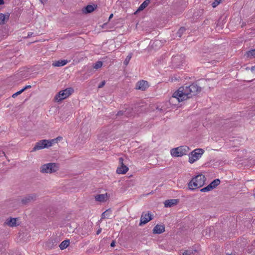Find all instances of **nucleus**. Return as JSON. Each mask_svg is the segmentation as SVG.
<instances>
[{
    "instance_id": "nucleus-8",
    "label": "nucleus",
    "mask_w": 255,
    "mask_h": 255,
    "mask_svg": "<svg viewBox=\"0 0 255 255\" xmlns=\"http://www.w3.org/2000/svg\"><path fill=\"white\" fill-rule=\"evenodd\" d=\"M37 198V195L35 193L27 194L21 198L20 202L23 205H26L36 201Z\"/></svg>"
},
{
    "instance_id": "nucleus-10",
    "label": "nucleus",
    "mask_w": 255,
    "mask_h": 255,
    "mask_svg": "<svg viewBox=\"0 0 255 255\" xmlns=\"http://www.w3.org/2000/svg\"><path fill=\"white\" fill-rule=\"evenodd\" d=\"M121 166L117 168V173L120 174H126L128 170V168L124 164V159L120 157L119 159Z\"/></svg>"
},
{
    "instance_id": "nucleus-11",
    "label": "nucleus",
    "mask_w": 255,
    "mask_h": 255,
    "mask_svg": "<svg viewBox=\"0 0 255 255\" xmlns=\"http://www.w3.org/2000/svg\"><path fill=\"white\" fill-rule=\"evenodd\" d=\"M184 59V56L182 55H176L172 58V62L175 66L178 67L182 64Z\"/></svg>"
},
{
    "instance_id": "nucleus-46",
    "label": "nucleus",
    "mask_w": 255,
    "mask_h": 255,
    "mask_svg": "<svg viewBox=\"0 0 255 255\" xmlns=\"http://www.w3.org/2000/svg\"><path fill=\"white\" fill-rule=\"evenodd\" d=\"M32 33H31L30 34H28V36H31V35H32Z\"/></svg>"
},
{
    "instance_id": "nucleus-30",
    "label": "nucleus",
    "mask_w": 255,
    "mask_h": 255,
    "mask_svg": "<svg viewBox=\"0 0 255 255\" xmlns=\"http://www.w3.org/2000/svg\"><path fill=\"white\" fill-rule=\"evenodd\" d=\"M131 58V54H129L126 58V59L125 60L124 62V64L127 66L128 65V64L129 63V61H130V59Z\"/></svg>"
},
{
    "instance_id": "nucleus-39",
    "label": "nucleus",
    "mask_w": 255,
    "mask_h": 255,
    "mask_svg": "<svg viewBox=\"0 0 255 255\" xmlns=\"http://www.w3.org/2000/svg\"><path fill=\"white\" fill-rule=\"evenodd\" d=\"M115 243H115V241H113L111 243V246L112 247H114L115 246Z\"/></svg>"
},
{
    "instance_id": "nucleus-41",
    "label": "nucleus",
    "mask_w": 255,
    "mask_h": 255,
    "mask_svg": "<svg viewBox=\"0 0 255 255\" xmlns=\"http://www.w3.org/2000/svg\"><path fill=\"white\" fill-rule=\"evenodd\" d=\"M159 43H160V41L158 40H156L153 43V44H155L156 45H157V44H159Z\"/></svg>"
},
{
    "instance_id": "nucleus-31",
    "label": "nucleus",
    "mask_w": 255,
    "mask_h": 255,
    "mask_svg": "<svg viewBox=\"0 0 255 255\" xmlns=\"http://www.w3.org/2000/svg\"><path fill=\"white\" fill-rule=\"evenodd\" d=\"M103 65V63L101 61H98L94 66L95 69H98L101 68Z\"/></svg>"
},
{
    "instance_id": "nucleus-34",
    "label": "nucleus",
    "mask_w": 255,
    "mask_h": 255,
    "mask_svg": "<svg viewBox=\"0 0 255 255\" xmlns=\"http://www.w3.org/2000/svg\"><path fill=\"white\" fill-rule=\"evenodd\" d=\"M22 92H23V90H21L16 92L15 93L13 94L12 95V97L13 98H15L16 96H17L18 95H20Z\"/></svg>"
},
{
    "instance_id": "nucleus-13",
    "label": "nucleus",
    "mask_w": 255,
    "mask_h": 255,
    "mask_svg": "<svg viewBox=\"0 0 255 255\" xmlns=\"http://www.w3.org/2000/svg\"><path fill=\"white\" fill-rule=\"evenodd\" d=\"M57 242L56 240L53 238L48 240L45 243V247L47 249H52L56 246Z\"/></svg>"
},
{
    "instance_id": "nucleus-44",
    "label": "nucleus",
    "mask_w": 255,
    "mask_h": 255,
    "mask_svg": "<svg viewBox=\"0 0 255 255\" xmlns=\"http://www.w3.org/2000/svg\"><path fill=\"white\" fill-rule=\"evenodd\" d=\"M42 3H44L47 1V0H40Z\"/></svg>"
},
{
    "instance_id": "nucleus-24",
    "label": "nucleus",
    "mask_w": 255,
    "mask_h": 255,
    "mask_svg": "<svg viewBox=\"0 0 255 255\" xmlns=\"http://www.w3.org/2000/svg\"><path fill=\"white\" fill-rule=\"evenodd\" d=\"M8 18V16L6 17V15L3 13H0V24H3L5 23V20L6 18L7 19Z\"/></svg>"
},
{
    "instance_id": "nucleus-42",
    "label": "nucleus",
    "mask_w": 255,
    "mask_h": 255,
    "mask_svg": "<svg viewBox=\"0 0 255 255\" xmlns=\"http://www.w3.org/2000/svg\"><path fill=\"white\" fill-rule=\"evenodd\" d=\"M4 3V0H0V5H1Z\"/></svg>"
},
{
    "instance_id": "nucleus-4",
    "label": "nucleus",
    "mask_w": 255,
    "mask_h": 255,
    "mask_svg": "<svg viewBox=\"0 0 255 255\" xmlns=\"http://www.w3.org/2000/svg\"><path fill=\"white\" fill-rule=\"evenodd\" d=\"M74 92L72 88H68L65 90L59 91L54 97L55 101L59 102L66 99Z\"/></svg>"
},
{
    "instance_id": "nucleus-36",
    "label": "nucleus",
    "mask_w": 255,
    "mask_h": 255,
    "mask_svg": "<svg viewBox=\"0 0 255 255\" xmlns=\"http://www.w3.org/2000/svg\"><path fill=\"white\" fill-rule=\"evenodd\" d=\"M125 115L124 111H120L118 112V113L117 114V116H120Z\"/></svg>"
},
{
    "instance_id": "nucleus-32",
    "label": "nucleus",
    "mask_w": 255,
    "mask_h": 255,
    "mask_svg": "<svg viewBox=\"0 0 255 255\" xmlns=\"http://www.w3.org/2000/svg\"><path fill=\"white\" fill-rule=\"evenodd\" d=\"M222 1V0H215L212 4L213 7H216Z\"/></svg>"
},
{
    "instance_id": "nucleus-6",
    "label": "nucleus",
    "mask_w": 255,
    "mask_h": 255,
    "mask_svg": "<svg viewBox=\"0 0 255 255\" xmlns=\"http://www.w3.org/2000/svg\"><path fill=\"white\" fill-rule=\"evenodd\" d=\"M204 150L201 148H197L192 151L189 155V162L193 163L197 161L203 154Z\"/></svg>"
},
{
    "instance_id": "nucleus-33",
    "label": "nucleus",
    "mask_w": 255,
    "mask_h": 255,
    "mask_svg": "<svg viewBox=\"0 0 255 255\" xmlns=\"http://www.w3.org/2000/svg\"><path fill=\"white\" fill-rule=\"evenodd\" d=\"M193 254V250H186L183 253V255H191Z\"/></svg>"
},
{
    "instance_id": "nucleus-38",
    "label": "nucleus",
    "mask_w": 255,
    "mask_h": 255,
    "mask_svg": "<svg viewBox=\"0 0 255 255\" xmlns=\"http://www.w3.org/2000/svg\"><path fill=\"white\" fill-rule=\"evenodd\" d=\"M251 71L252 72L255 74V66H253L252 68H251Z\"/></svg>"
},
{
    "instance_id": "nucleus-40",
    "label": "nucleus",
    "mask_w": 255,
    "mask_h": 255,
    "mask_svg": "<svg viewBox=\"0 0 255 255\" xmlns=\"http://www.w3.org/2000/svg\"><path fill=\"white\" fill-rule=\"evenodd\" d=\"M101 231H102L101 228H100L99 229H98V230L97 231V234L99 235L101 232Z\"/></svg>"
},
{
    "instance_id": "nucleus-21",
    "label": "nucleus",
    "mask_w": 255,
    "mask_h": 255,
    "mask_svg": "<svg viewBox=\"0 0 255 255\" xmlns=\"http://www.w3.org/2000/svg\"><path fill=\"white\" fill-rule=\"evenodd\" d=\"M150 0H145L138 7L137 10L135 12L136 13L138 11L142 10L144 9L149 3Z\"/></svg>"
},
{
    "instance_id": "nucleus-43",
    "label": "nucleus",
    "mask_w": 255,
    "mask_h": 255,
    "mask_svg": "<svg viewBox=\"0 0 255 255\" xmlns=\"http://www.w3.org/2000/svg\"><path fill=\"white\" fill-rule=\"evenodd\" d=\"M2 155L5 156V153L4 152H2L1 153H0V156H2Z\"/></svg>"
},
{
    "instance_id": "nucleus-1",
    "label": "nucleus",
    "mask_w": 255,
    "mask_h": 255,
    "mask_svg": "<svg viewBox=\"0 0 255 255\" xmlns=\"http://www.w3.org/2000/svg\"><path fill=\"white\" fill-rule=\"evenodd\" d=\"M201 90V87L196 84H192L188 86L180 87L170 98L169 102L170 105H177L180 102L187 100L197 95Z\"/></svg>"
},
{
    "instance_id": "nucleus-26",
    "label": "nucleus",
    "mask_w": 255,
    "mask_h": 255,
    "mask_svg": "<svg viewBox=\"0 0 255 255\" xmlns=\"http://www.w3.org/2000/svg\"><path fill=\"white\" fill-rule=\"evenodd\" d=\"M214 189V188L212 187V186L211 185V184H210L209 185H208L207 186H206V187H204L203 188H202L200 191L202 192H208V191H210L212 190H213Z\"/></svg>"
},
{
    "instance_id": "nucleus-37",
    "label": "nucleus",
    "mask_w": 255,
    "mask_h": 255,
    "mask_svg": "<svg viewBox=\"0 0 255 255\" xmlns=\"http://www.w3.org/2000/svg\"><path fill=\"white\" fill-rule=\"evenodd\" d=\"M31 87L30 85H27V86H26L25 87H24L23 89H22L21 90H23V92L25 90H26L27 89H29V88H30Z\"/></svg>"
},
{
    "instance_id": "nucleus-15",
    "label": "nucleus",
    "mask_w": 255,
    "mask_h": 255,
    "mask_svg": "<svg viewBox=\"0 0 255 255\" xmlns=\"http://www.w3.org/2000/svg\"><path fill=\"white\" fill-rule=\"evenodd\" d=\"M165 231V227L163 225H157L153 229V234H160Z\"/></svg>"
},
{
    "instance_id": "nucleus-27",
    "label": "nucleus",
    "mask_w": 255,
    "mask_h": 255,
    "mask_svg": "<svg viewBox=\"0 0 255 255\" xmlns=\"http://www.w3.org/2000/svg\"><path fill=\"white\" fill-rule=\"evenodd\" d=\"M220 183V180L219 179H216L213 180L210 184L214 188H215Z\"/></svg>"
},
{
    "instance_id": "nucleus-16",
    "label": "nucleus",
    "mask_w": 255,
    "mask_h": 255,
    "mask_svg": "<svg viewBox=\"0 0 255 255\" xmlns=\"http://www.w3.org/2000/svg\"><path fill=\"white\" fill-rule=\"evenodd\" d=\"M95 199L96 201L98 202H105L108 199V194L107 193H106L103 194L97 195L96 196H95Z\"/></svg>"
},
{
    "instance_id": "nucleus-2",
    "label": "nucleus",
    "mask_w": 255,
    "mask_h": 255,
    "mask_svg": "<svg viewBox=\"0 0 255 255\" xmlns=\"http://www.w3.org/2000/svg\"><path fill=\"white\" fill-rule=\"evenodd\" d=\"M206 178L202 174H199L193 178L188 183L189 189L193 190L202 187L205 183Z\"/></svg>"
},
{
    "instance_id": "nucleus-12",
    "label": "nucleus",
    "mask_w": 255,
    "mask_h": 255,
    "mask_svg": "<svg viewBox=\"0 0 255 255\" xmlns=\"http://www.w3.org/2000/svg\"><path fill=\"white\" fill-rule=\"evenodd\" d=\"M148 87V82L144 80L139 81L136 84V89L141 91L145 90Z\"/></svg>"
},
{
    "instance_id": "nucleus-3",
    "label": "nucleus",
    "mask_w": 255,
    "mask_h": 255,
    "mask_svg": "<svg viewBox=\"0 0 255 255\" xmlns=\"http://www.w3.org/2000/svg\"><path fill=\"white\" fill-rule=\"evenodd\" d=\"M59 165L54 162H50L42 165L40 167V172L43 174H52L59 170Z\"/></svg>"
},
{
    "instance_id": "nucleus-45",
    "label": "nucleus",
    "mask_w": 255,
    "mask_h": 255,
    "mask_svg": "<svg viewBox=\"0 0 255 255\" xmlns=\"http://www.w3.org/2000/svg\"><path fill=\"white\" fill-rule=\"evenodd\" d=\"M113 16V14H111L110 16H109V19H110L111 18H112Z\"/></svg>"
},
{
    "instance_id": "nucleus-9",
    "label": "nucleus",
    "mask_w": 255,
    "mask_h": 255,
    "mask_svg": "<svg viewBox=\"0 0 255 255\" xmlns=\"http://www.w3.org/2000/svg\"><path fill=\"white\" fill-rule=\"evenodd\" d=\"M152 219V215L151 212H148L147 213H142L139 225L145 224Z\"/></svg>"
},
{
    "instance_id": "nucleus-19",
    "label": "nucleus",
    "mask_w": 255,
    "mask_h": 255,
    "mask_svg": "<svg viewBox=\"0 0 255 255\" xmlns=\"http://www.w3.org/2000/svg\"><path fill=\"white\" fill-rule=\"evenodd\" d=\"M70 245V241L69 240H64L61 243L59 247L62 250L67 248Z\"/></svg>"
},
{
    "instance_id": "nucleus-7",
    "label": "nucleus",
    "mask_w": 255,
    "mask_h": 255,
    "mask_svg": "<svg viewBox=\"0 0 255 255\" xmlns=\"http://www.w3.org/2000/svg\"><path fill=\"white\" fill-rule=\"evenodd\" d=\"M51 142L49 140L42 139L36 142L32 151L40 150L45 148H48L51 146Z\"/></svg>"
},
{
    "instance_id": "nucleus-5",
    "label": "nucleus",
    "mask_w": 255,
    "mask_h": 255,
    "mask_svg": "<svg viewBox=\"0 0 255 255\" xmlns=\"http://www.w3.org/2000/svg\"><path fill=\"white\" fill-rule=\"evenodd\" d=\"M189 147L187 146H180L171 150V154L174 157H181L186 155L189 151Z\"/></svg>"
},
{
    "instance_id": "nucleus-22",
    "label": "nucleus",
    "mask_w": 255,
    "mask_h": 255,
    "mask_svg": "<svg viewBox=\"0 0 255 255\" xmlns=\"http://www.w3.org/2000/svg\"><path fill=\"white\" fill-rule=\"evenodd\" d=\"M133 111V108L131 107H128L125 109L124 111L125 112V115L126 117H131L133 115V114L132 113Z\"/></svg>"
},
{
    "instance_id": "nucleus-18",
    "label": "nucleus",
    "mask_w": 255,
    "mask_h": 255,
    "mask_svg": "<svg viewBox=\"0 0 255 255\" xmlns=\"http://www.w3.org/2000/svg\"><path fill=\"white\" fill-rule=\"evenodd\" d=\"M68 63L67 60H60L55 61L52 63V66L54 67H61L65 65Z\"/></svg>"
},
{
    "instance_id": "nucleus-29",
    "label": "nucleus",
    "mask_w": 255,
    "mask_h": 255,
    "mask_svg": "<svg viewBox=\"0 0 255 255\" xmlns=\"http://www.w3.org/2000/svg\"><path fill=\"white\" fill-rule=\"evenodd\" d=\"M185 28L184 27H181L177 32V35H178L179 37H181L182 34L185 32Z\"/></svg>"
},
{
    "instance_id": "nucleus-28",
    "label": "nucleus",
    "mask_w": 255,
    "mask_h": 255,
    "mask_svg": "<svg viewBox=\"0 0 255 255\" xmlns=\"http://www.w3.org/2000/svg\"><path fill=\"white\" fill-rule=\"evenodd\" d=\"M62 139L61 136H58L57 137L55 138L52 139L51 140H49L51 145H52L53 144L55 143H57L58 141Z\"/></svg>"
},
{
    "instance_id": "nucleus-14",
    "label": "nucleus",
    "mask_w": 255,
    "mask_h": 255,
    "mask_svg": "<svg viewBox=\"0 0 255 255\" xmlns=\"http://www.w3.org/2000/svg\"><path fill=\"white\" fill-rule=\"evenodd\" d=\"M17 219L15 218H8L5 220L4 224L10 227H16L19 225L17 224Z\"/></svg>"
},
{
    "instance_id": "nucleus-35",
    "label": "nucleus",
    "mask_w": 255,
    "mask_h": 255,
    "mask_svg": "<svg viewBox=\"0 0 255 255\" xmlns=\"http://www.w3.org/2000/svg\"><path fill=\"white\" fill-rule=\"evenodd\" d=\"M105 83H106V82L105 81H103L98 86V88H102L104 86V85H105Z\"/></svg>"
},
{
    "instance_id": "nucleus-25",
    "label": "nucleus",
    "mask_w": 255,
    "mask_h": 255,
    "mask_svg": "<svg viewBox=\"0 0 255 255\" xmlns=\"http://www.w3.org/2000/svg\"><path fill=\"white\" fill-rule=\"evenodd\" d=\"M247 55L250 58H253L255 57V49L250 50L247 52Z\"/></svg>"
},
{
    "instance_id": "nucleus-23",
    "label": "nucleus",
    "mask_w": 255,
    "mask_h": 255,
    "mask_svg": "<svg viewBox=\"0 0 255 255\" xmlns=\"http://www.w3.org/2000/svg\"><path fill=\"white\" fill-rule=\"evenodd\" d=\"M111 213V211L110 209L107 210L102 214V218H109L110 217V215Z\"/></svg>"
},
{
    "instance_id": "nucleus-17",
    "label": "nucleus",
    "mask_w": 255,
    "mask_h": 255,
    "mask_svg": "<svg viewBox=\"0 0 255 255\" xmlns=\"http://www.w3.org/2000/svg\"><path fill=\"white\" fill-rule=\"evenodd\" d=\"M178 202V199L167 200L164 202V206L165 207H171L176 205Z\"/></svg>"
},
{
    "instance_id": "nucleus-20",
    "label": "nucleus",
    "mask_w": 255,
    "mask_h": 255,
    "mask_svg": "<svg viewBox=\"0 0 255 255\" xmlns=\"http://www.w3.org/2000/svg\"><path fill=\"white\" fill-rule=\"evenodd\" d=\"M94 7L92 5H88L87 6L84 7L82 11L84 13H91L94 10Z\"/></svg>"
}]
</instances>
